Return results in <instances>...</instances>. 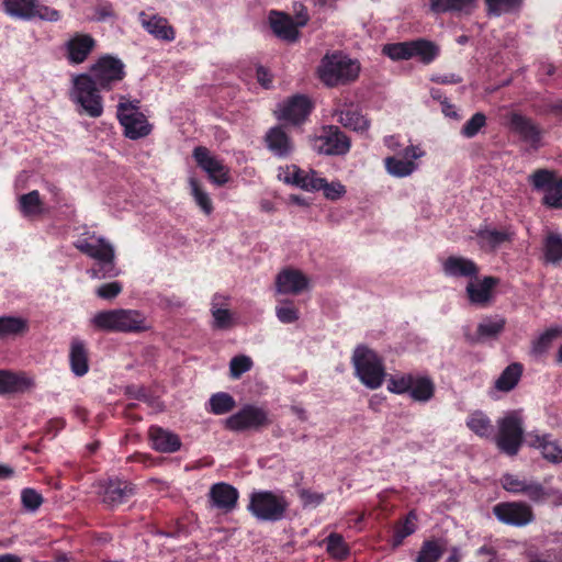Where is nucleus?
<instances>
[{
	"label": "nucleus",
	"mask_w": 562,
	"mask_h": 562,
	"mask_svg": "<svg viewBox=\"0 0 562 562\" xmlns=\"http://www.w3.org/2000/svg\"><path fill=\"white\" fill-rule=\"evenodd\" d=\"M74 246L94 259V265L87 270L92 279H106L120 274V269L115 266V252L113 246L103 237L94 232L85 231L74 241Z\"/></svg>",
	"instance_id": "f257e3e1"
},
{
	"label": "nucleus",
	"mask_w": 562,
	"mask_h": 562,
	"mask_svg": "<svg viewBox=\"0 0 562 562\" xmlns=\"http://www.w3.org/2000/svg\"><path fill=\"white\" fill-rule=\"evenodd\" d=\"M360 63L341 52L327 53L317 67L319 80L329 88L355 81L360 74Z\"/></svg>",
	"instance_id": "f03ea898"
},
{
	"label": "nucleus",
	"mask_w": 562,
	"mask_h": 562,
	"mask_svg": "<svg viewBox=\"0 0 562 562\" xmlns=\"http://www.w3.org/2000/svg\"><path fill=\"white\" fill-rule=\"evenodd\" d=\"M100 91L101 89L90 75L85 72L72 76L69 99L74 103L76 112L92 119L100 117L104 110Z\"/></svg>",
	"instance_id": "7ed1b4c3"
},
{
	"label": "nucleus",
	"mask_w": 562,
	"mask_h": 562,
	"mask_svg": "<svg viewBox=\"0 0 562 562\" xmlns=\"http://www.w3.org/2000/svg\"><path fill=\"white\" fill-rule=\"evenodd\" d=\"M290 506L282 491H255L250 494L248 510L258 520L278 521L284 518Z\"/></svg>",
	"instance_id": "20e7f679"
},
{
	"label": "nucleus",
	"mask_w": 562,
	"mask_h": 562,
	"mask_svg": "<svg viewBox=\"0 0 562 562\" xmlns=\"http://www.w3.org/2000/svg\"><path fill=\"white\" fill-rule=\"evenodd\" d=\"M387 390L394 394L408 393L414 401L426 403L434 397L436 387L426 374L401 373L389 378Z\"/></svg>",
	"instance_id": "39448f33"
},
{
	"label": "nucleus",
	"mask_w": 562,
	"mask_h": 562,
	"mask_svg": "<svg viewBox=\"0 0 562 562\" xmlns=\"http://www.w3.org/2000/svg\"><path fill=\"white\" fill-rule=\"evenodd\" d=\"M139 104L137 99L130 100L120 95L116 106V116L124 128V135L134 140L146 137L153 128L147 117L139 111Z\"/></svg>",
	"instance_id": "423d86ee"
},
{
	"label": "nucleus",
	"mask_w": 562,
	"mask_h": 562,
	"mask_svg": "<svg viewBox=\"0 0 562 562\" xmlns=\"http://www.w3.org/2000/svg\"><path fill=\"white\" fill-rule=\"evenodd\" d=\"M356 374L369 389L380 387L385 378V369L381 358L371 349L359 346L352 356Z\"/></svg>",
	"instance_id": "0eeeda50"
},
{
	"label": "nucleus",
	"mask_w": 562,
	"mask_h": 562,
	"mask_svg": "<svg viewBox=\"0 0 562 562\" xmlns=\"http://www.w3.org/2000/svg\"><path fill=\"white\" fill-rule=\"evenodd\" d=\"M504 490L513 494L526 495L533 503L551 501L553 505L562 504V492L558 488H546L537 481H527L514 474H505L501 479Z\"/></svg>",
	"instance_id": "6e6552de"
},
{
	"label": "nucleus",
	"mask_w": 562,
	"mask_h": 562,
	"mask_svg": "<svg viewBox=\"0 0 562 562\" xmlns=\"http://www.w3.org/2000/svg\"><path fill=\"white\" fill-rule=\"evenodd\" d=\"M497 428L498 431L495 436L497 448L508 456L517 454L522 443L524 434L520 412H508L497 420Z\"/></svg>",
	"instance_id": "1a4fd4ad"
},
{
	"label": "nucleus",
	"mask_w": 562,
	"mask_h": 562,
	"mask_svg": "<svg viewBox=\"0 0 562 562\" xmlns=\"http://www.w3.org/2000/svg\"><path fill=\"white\" fill-rule=\"evenodd\" d=\"M101 90L113 89L125 77V65L114 56H101L91 67L88 74Z\"/></svg>",
	"instance_id": "9d476101"
},
{
	"label": "nucleus",
	"mask_w": 562,
	"mask_h": 562,
	"mask_svg": "<svg viewBox=\"0 0 562 562\" xmlns=\"http://www.w3.org/2000/svg\"><path fill=\"white\" fill-rule=\"evenodd\" d=\"M426 151L420 145L411 144L394 156L385 157L384 168L394 178H406L412 176L419 168L418 159L423 158Z\"/></svg>",
	"instance_id": "9b49d317"
},
{
	"label": "nucleus",
	"mask_w": 562,
	"mask_h": 562,
	"mask_svg": "<svg viewBox=\"0 0 562 562\" xmlns=\"http://www.w3.org/2000/svg\"><path fill=\"white\" fill-rule=\"evenodd\" d=\"M270 424L268 412L259 406L247 404L225 420V427L232 431L260 429Z\"/></svg>",
	"instance_id": "f8f14e48"
},
{
	"label": "nucleus",
	"mask_w": 562,
	"mask_h": 562,
	"mask_svg": "<svg viewBox=\"0 0 562 562\" xmlns=\"http://www.w3.org/2000/svg\"><path fill=\"white\" fill-rule=\"evenodd\" d=\"M313 147L319 154L345 155L350 149V139L339 127L327 126L314 139Z\"/></svg>",
	"instance_id": "ddd939ff"
},
{
	"label": "nucleus",
	"mask_w": 562,
	"mask_h": 562,
	"mask_svg": "<svg viewBox=\"0 0 562 562\" xmlns=\"http://www.w3.org/2000/svg\"><path fill=\"white\" fill-rule=\"evenodd\" d=\"M494 515L504 524L525 526L535 518L532 508L525 502H504L494 506Z\"/></svg>",
	"instance_id": "4468645a"
},
{
	"label": "nucleus",
	"mask_w": 562,
	"mask_h": 562,
	"mask_svg": "<svg viewBox=\"0 0 562 562\" xmlns=\"http://www.w3.org/2000/svg\"><path fill=\"white\" fill-rule=\"evenodd\" d=\"M306 13H297L296 20L284 13L272 11L269 15L270 26L273 33L281 40L293 43L299 38V27L306 25Z\"/></svg>",
	"instance_id": "2eb2a0df"
},
{
	"label": "nucleus",
	"mask_w": 562,
	"mask_h": 562,
	"mask_svg": "<svg viewBox=\"0 0 562 562\" xmlns=\"http://www.w3.org/2000/svg\"><path fill=\"white\" fill-rule=\"evenodd\" d=\"M193 157L200 168L209 176L210 180L217 186L225 184L228 181V170L222 160L213 156L205 147H196L193 150Z\"/></svg>",
	"instance_id": "dca6fc26"
},
{
	"label": "nucleus",
	"mask_w": 562,
	"mask_h": 562,
	"mask_svg": "<svg viewBox=\"0 0 562 562\" xmlns=\"http://www.w3.org/2000/svg\"><path fill=\"white\" fill-rule=\"evenodd\" d=\"M274 285L278 293L297 295L308 290L310 280L301 270L284 268L276 276Z\"/></svg>",
	"instance_id": "f3484780"
},
{
	"label": "nucleus",
	"mask_w": 562,
	"mask_h": 562,
	"mask_svg": "<svg viewBox=\"0 0 562 562\" xmlns=\"http://www.w3.org/2000/svg\"><path fill=\"white\" fill-rule=\"evenodd\" d=\"M99 496L103 504L115 507L126 502L133 494V486L121 480H108L99 484Z\"/></svg>",
	"instance_id": "a211bd4d"
},
{
	"label": "nucleus",
	"mask_w": 562,
	"mask_h": 562,
	"mask_svg": "<svg viewBox=\"0 0 562 562\" xmlns=\"http://www.w3.org/2000/svg\"><path fill=\"white\" fill-rule=\"evenodd\" d=\"M146 318H92L91 327L99 331L138 333L149 328Z\"/></svg>",
	"instance_id": "6ab92c4d"
},
{
	"label": "nucleus",
	"mask_w": 562,
	"mask_h": 562,
	"mask_svg": "<svg viewBox=\"0 0 562 562\" xmlns=\"http://www.w3.org/2000/svg\"><path fill=\"white\" fill-rule=\"evenodd\" d=\"M312 111L311 100L305 95H293L279 105L278 117L292 124H300Z\"/></svg>",
	"instance_id": "aec40b11"
},
{
	"label": "nucleus",
	"mask_w": 562,
	"mask_h": 562,
	"mask_svg": "<svg viewBox=\"0 0 562 562\" xmlns=\"http://www.w3.org/2000/svg\"><path fill=\"white\" fill-rule=\"evenodd\" d=\"M508 127L522 142L535 148L539 146L541 131L529 117L519 113H510L508 116Z\"/></svg>",
	"instance_id": "412c9836"
},
{
	"label": "nucleus",
	"mask_w": 562,
	"mask_h": 562,
	"mask_svg": "<svg viewBox=\"0 0 562 562\" xmlns=\"http://www.w3.org/2000/svg\"><path fill=\"white\" fill-rule=\"evenodd\" d=\"M95 46L94 38L89 34L77 33L65 43L66 58L71 65L82 64Z\"/></svg>",
	"instance_id": "4be33fe9"
},
{
	"label": "nucleus",
	"mask_w": 562,
	"mask_h": 562,
	"mask_svg": "<svg viewBox=\"0 0 562 562\" xmlns=\"http://www.w3.org/2000/svg\"><path fill=\"white\" fill-rule=\"evenodd\" d=\"M138 20L144 30L155 38L165 42H172L176 38L175 29L166 18L142 11L138 13Z\"/></svg>",
	"instance_id": "5701e85b"
},
{
	"label": "nucleus",
	"mask_w": 562,
	"mask_h": 562,
	"mask_svg": "<svg viewBox=\"0 0 562 562\" xmlns=\"http://www.w3.org/2000/svg\"><path fill=\"white\" fill-rule=\"evenodd\" d=\"M269 151L278 158H286L294 150V143L282 126L271 127L265 136Z\"/></svg>",
	"instance_id": "b1692460"
},
{
	"label": "nucleus",
	"mask_w": 562,
	"mask_h": 562,
	"mask_svg": "<svg viewBox=\"0 0 562 562\" xmlns=\"http://www.w3.org/2000/svg\"><path fill=\"white\" fill-rule=\"evenodd\" d=\"M35 386L34 379L25 372L0 370V394L23 393Z\"/></svg>",
	"instance_id": "393cba45"
},
{
	"label": "nucleus",
	"mask_w": 562,
	"mask_h": 562,
	"mask_svg": "<svg viewBox=\"0 0 562 562\" xmlns=\"http://www.w3.org/2000/svg\"><path fill=\"white\" fill-rule=\"evenodd\" d=\"M528 445L540 450L544 460L550 463H562V445L551 438V435L535 434L528 435Z\"/></svg>",
	"instance_id": "a878e982"
},
{
	"label": "nucleus",
	"mask_w": 562,
	"mask_h": 562,
	"mask_svg": "<svg viewBox=\"0 0 562 562\" xmlns=\"http://www.w3.org/2000/svg\"><path fill=\"white\" fill-rule=\"evenodd\" d=\"M209 496L212 506L228 513L236 507L239 494L234 486L222 482L212 485Z\"/></svg>",
	"instance_id": "bb28decb"
},
{
	"label": "nucleus",
	"mask_w": 562,
	"mask_h": 562,
	"mask_svg": "<svg viewBox=\"0 0 562 562\" xmlns=\"http://www.w3.org/2000/svg\"><path fill=\"white\" fill-rule=\"evenodd\" d=\"M442 270L451 278H475L479 273L476 263L465 257L450 256L442 262Z\"/></svg>",
	"instance_id": "cd10ccee"
},
{
	"label": "nucleus",
	"mask_w": 562,
	"mask_h": 562,
	"mask_svg": "<svg viewBox=\"0 0 562 562\" xmlns=\"http://www.w3.org/2000/svg\"><path fill=\"white\" fill-rule=\"evenodd\" d=\"M68 360L71 372L76 376H83L89 371V350L79 338H72L69 344Z\"/></svg>",
	"instance_id": "c85d7f7f"
},
{
	"label": "nucleus",
	"mask_w": 562,
	"mask_h": 562,
	"mask_svg": "<svg viewBox=\"0 0 562 562\" xmlns=\"http://www.w3.org/2000/svg\"><path fill=\"white\" fill-rule=\"evenodd\" d=\"M514 232L510 229H496L492 227L480 228L475 233V239L479 246L486 251L495 250L506 241H510Z\"/></svg>",
	"instance_id": "c756f323"
},
{
	"label": "nucleus",
	"mask_w": 562,
	"mask_h": 562,
	"mask_svg": "<svg viewBox=\"0 0 562 562\" xmlns=\"http://www.w3.org/2000/svg\"><path fill=\"white\" fill-rule=\"evenodd\" d=\"M497 283L498 279L494 277L470 281L467 285L470 302L476 305H485L492 299V291Z\"/></svg>",
	"instance_id": "7c9ffc66"
},
{
	"label": "nucleus",
	"mask_w": 562,
	"mask_h": 562,
	"mask_svg": "<svg viewBox=\"0 0 562 562\" xmlns=\"http://www.w3.org/2000/svg\"><path fill=\"white\" fill-rule=\"evenodd\" d=\"M149 438L151 440L153 448L160 452H176L181 447V441L178 435L157 426L150 427Z\"/></svg>",
	"instance_id": "2f4dec72"
},
{
	"label": "nucleus",
	"mask_w": 562,
	"mask_h": 562,
	"mask_svg": "<svg viewBox=\"0 0 562 562\" xmlns=\"http://www.w3.org/2000/svg\"><path fill=\"white\" fill-rule=\"evenodd\" d=\"M303 190H323L325 198L331 201L340 199L346 193V188L341 182L334 181L328 183L326 179L318 177L315 171L313 172L312 179L308 181V184H303Z\"/></svg>",
	"instance_id": "473e14b6"
},
{
	"label": "nucleus",
	"mask_w": 562,
	"mask_h": 562,
	"mask_svg": "<svg viewBox=\"0 0 562 562\" xmlns=\"http://www.w3.org/2000/svg\"><path fill=\"white\" fill-rule=\"evenodd\" d=\"M417 529V514L411 510L404 518L397 520L393 527V535L391 537V544L393 548L400 547L404 539L413 535Z\"/></svg>",
	"instance_id": "72a5a7b5"
},
{
	"label": "nucleus",
	"mask_w": 562,
	"mask_h": 562,
	"mask_svg": "<svg viewBox=\"0 0 562 562\" xmlns=\"http://www.w3.org/2000/svg\"><path fill=\"white\" fill-rule=\"evenodd\" d=\"M542 251L547 263L560 265L562 262V234L548 232L543 238Z\"/></svg>",
	"instance_id": "f704fd0d"
},
{
	"label": "nucleus",
	"mask_w": 562,
	"mask_h": 562,
	"mask_svg": "<svg viewBox=\"0 0 562 562\" xmlns=\"http://www.w3.org/2000/svg\"><path fill=\"white\" fill-rule=\"evenodd\" d=\"M524 367L519 362H513L501 373L494 383V386L499 392L512 391L519 382L522 375Z\"/></svg>",
	"instance_id": "c9c22d12"
},
{
	"label": "nucleus",
	"mask_w": 562,
	"mask_h": 562,
	"mask_svg": "<svg viewBox=\"0 0 562 562\" xmlns=\"http://www.w3.org/2000/svg\"><path fill=\"white\" fill-rule=\"evenodd\" d=\"M314 170L304 171L295 165L280 167L278 170V179L284 183L295 186L303 190V184H308Z\"/></svg>",
	"instance_id": "e433bc0d"
},
{
	"label": "nucleus",
	"mask_w": 562,
	"mask_h": 562,
	"mask_svg": "<svg viewBox=\"0 0 562 562\" xmlns=\"http://www.w3.org/2000/svg\"><path fill=\"white\" fill-rule=\"evenodd\" d=\"M465 424L472 432L481 438H488L494 431L492 420L482 411L470 413Z\"/></svg>",
	"instance_id": "4c0bfd02"
},
{
	"label": "nucleus",
	"mask_w": 562,
	"mask_h": 562,
	"mask_svg": "<svg viewBox=\"0 0 562 562\" xmlns=\"http://www.w3.org/2000/svg\"><path fill=\"white\" fill-rule=\"evenodd\" d=\"M18 207L24 217H33L43 213L44 205L40 193L33 190L26 194H22L18 200Z\"/></svg>",
	"instance_id": "58836bf2"
},
{
	"label": "nucleus",
	"mask_w": 562,
	"mask_h": 562,
	"mask_svg": "<svg viewBox=\"0 0 562 562\" xmlns=\"http://www.w3.org/2000/svg\"><path fill=\"white\" fill-rule=\"evenodd\" d=\"M411 58H417L424 64L431 63L438 56V47L429 41H409Z\"/></svg>",
	"instance_id": "ea45409f"
},
{
	"label": "nucleus",
	"mask_w": 562,
	"mask_h": 562,
	"mask_svg": "<svg viewBox=\"0 0 562 562\" xmlns=\"http://www.w3.org/2000/svg\"><path fill=\"white\" fill-rule=\"evenodd\" d=\"M475 0H431L430 10L434 13L460 12L469 13Z\"/></svg>",
	"instance_id": "a19ab883"
},
{
	"label": "nucleus",
	"mask_w": 562,
	"mask_h": 562,
	"mask_svg": "<svg viewBox=\"0 0 562 562\" xmlns=\"http://www.w3.org/2000/svg\"><path fill=\"white\" fill-rule=\"evenodd\" d=\"M337 121L345 127L355 132H364L369 127V121L356 110H342L336 113Z\"/></svg>",
	"instance_id": "79ce46f5"
},
{
	"label": "nucleus",
	"mask_w": 562,
	"mask_h": 562,
	"mask_svg": "<svg viewBox=\"0 0 562 562\" xmlns=\"http://www.w3.org/2000/svg\"><path fill=\"white\" fill-rule=\"evenodd\" d=\"M562 337V327L561 326H554L550 327L547 330H544L537 339L532 342V353L540 356L546 353L553 345L554 341H557L559 338Z\"/></svg>",
	"instance_id": "37998d69"
},
{
	"label": "nucleus",
	"mask_w": 562,
	"mask_h": 562,
	"mask_svg": "<svg viewBox=\"0 0 562 562\" xmlns=\"http://www.w3.org/2000/svg\"><path fill=\"white\" fill-rule=\"evenodd\" d=\"M34 0H3V8L8 15L21 20H31Z\"/></svg>",
	"instance_id": "c03bdc74"
},
{
	"label": "nucleus",
	"mask_w": 562,
	"mask_h": 562,
	"mask_svg": "<svg viewBox=\"0 0 562 562\" xmlns=\"http://www.w3.org/2000/svg\"><path fill=\"white\" fill-rule=\"evenodd\" d=\"M236 405L234 397L225 392L213 394L207 403V411L214 415H224L231 412Z\"/></svg>",
	"instance_id": "a18cd8bd"
},
{
	"label": "nucleus",
	"mask_w": 562,
	"mask_h": 562,
	"mask_svg": "<svg viewBox=\"0 0 562 562\" xmlns=\"http://www.w3.org/2000/svg\"><path fill=\"white\" fill-rule=\"evenodd\" d=\"M190 193L196 203V205L205 213L211 214L213 212V203L209 193L203 190L199 181L194 178L189 179Z\"/></svg>",
	"instance_id": "49530a36"
},
{
	"label": "nucleus",
	"mask_w": 562,
	"mask_h": 562,
	"mask_svg": "<svg viewBox=\"0 0 562 562\" xmlns=\"http://www.w3.org/2000/svg\"><path fill=\"white\" fill-rule=\"evenodd\" d=\"M327 552L335 559H344L348 555L349 549L344 538L338 533H330L326 539Z\"/></svg>",
	"instance_id": "de8ad7c7"
},
{
	"label": "nucleus",
	"mask_w": 562,
	"mask_h": 562,
	"mask_svg": "<svg viewBox=\"0 0 562 562\" xmlns=\"http://www.w3.org/2000/svg\"><path fill=\"white\" fill-rule=\"evenodd\" d=\"M442 546L435 540L425 541L416 562H437L442 555Z\"/></svg>",
	"instance_id": "09e8293b"
},
{
	"label": "nucleus",
	"mask_w": 562,
	"mask_h": 562,
	"mask_svg": "<svg viewBox=\"0 0 562 562\" xmlns=\"http://www.w3.org/2000/svg\"><path fill=\"white\" fill-rule=\"evenodd\" d=\"M27 329L24 318H0V337L22 334Z\"/></svg>",
	"instance_id": "8fccbe9b"
},
{
	"label": "nucleus",
	"mask_w": 562,
	"mask_h": 562,
	"mask_svg": "<svg viewBox=\"0 0 562 562\" xmlns=\"http://www.w3.org/2000/svg\"><path fill=\"white\" fill-rule=\"evenodd\" d=\"M382 52L392 60L411 59L409 42L386 44L383 46Z\"/></svg>",
	"instance_id": "3c124183"
},
{
	"label": "nucleus",
	"mask_w": 562,
	"mask_h": 562,
	"mask_svg": "<svg viewBox=\"0 0 562 562\" xmlns=\"http://www.w3.org/2000/svg\"><path fill=\"white\" fill-rule=\"evenodd\" d=\"M486 124V116L482 112H476L470 120H468L461 128V135L465 138H472Z\"/></svg>",
	"instance_id": "603ef678"
},
{
	"label": "nucleus",
	"mask_w": 562,
	"mask_h": 562,
	"mask_svg": "<svg viewBox=\"0 0 562 562\" xmlns=\"http://www.w3.org/2000/svg\"><path fill=\"white\" fill-rule=\"evenodd\" d=\"M488 13L494 15H501L517 10L522 0H485Z\"/></svg>",
	"instance_id": "864d4df0"
},
{
	"label": "nucleus",
	"mask_w": 562,
	"mask_h": 562,
	"mask_svg": "<svg viewBox=\"0 0 562 562\" xmlns=\"http://www.w3.org/2000/svg\"><path fill=\"white\" fill-rule=\"evenodd\" d=\"M251 368L252 360L245 355L236 356L229 362V373L233 379H239L241 374L248 372Z\"/></svg>",
	"instance_id": "5fc2aeb1"
},
{
	"label": "nucleus",
	"mask_w": 562,
	"mask_h": 562,
	"mask_svg": "<svg viewBox=\"0 0 562 562\" xmlns=\"http://www.w3.org/2000/svg\"><path fill=\"white\" fill-rule=\"evenodd\" d=\"M543 202L551 207H562V179L548 186L544 191Z\"/></svg>",
	"instance_id": "6e6d98bb"
},
{
	"label": "nucleus",
	"mask_w": 562,
	"mask_h": 562,
	"mask_svg": "<svg viewBox=\"0 0 562 562\" xmlns=\"http://www.w3.org/2000/svg\"><path fill=\"white\" fill-rule=\"evenodd\" d=\"M212 316H232L229 310V299L223 294H214L211 302Z\"/></svg>",
	"instance_id": "4d7b16f0"
},
{
	"label": "nucleus",
	"mask_w": 562,
	"mask_h": 562,
	"mask_svg": "<svg viewBox=\"0 0 562 562\" xmlns=\"http://www.w3.org/2000/svg\"><path fill=\"white\" fill-rule=\"evenodd\" d=\"M34 18H40L41 20L56 22L60 19V13L57 10L49 8L45 4H42L37 0H34L32 19H34Z\"/></svg>",
	"instance_id": "13d9d810"
},
{
	"label": "nucleus",
	"mask_w": 562,
	"mask_h": 562,
	"mask_svg": "<svg viewBox=\"0 0 562 562\" xmlns=\"http://www.w3.org/2000/svg\"><path fill=\"white\" fill-rule=\"evenodd\" d=\"M21 499L24 508L35 512L43 503V497L33 488H24L21 493Z\"/></svg>",
	"instance_id": "bf43d9fd"
},
{
	"label": "nucleus",
	"mask_w": 562,
	"mask_h": 562,
	"mask_svg": "<svg viewBox=\"0 0 562 562\" xmlns=\"http://www.w3.org/2000/svg\"><path fill=\"white\" fill-rule=\"evenodd\" d=\"M554 181L553 175L544 169H540L531 176V183L538 190L546 191L548 186L552 184Z\"/></svg>",
	"instance_id": "052dcab7"
},
{
	"label": "nucleus",
	"mask_w": 562,
	"mask_h": 562,
	"mask_svg": "<svg viewBox=\"0 0 562 562\" xmlns=\"http://www.w3.org/2000/svg\"><path fill=\"white\" fill-rule=\"evenodd\" d=\"M504 327V321L498 319L494 322H487L480 324L479 326V338H488L496 336Z\"/></svg>",
	"instance_id": "680f3d73"
},
{
	"label": "nucleus",
	"mask_w": 562,
	"mask_h": 562,
	"mask_svg": "<svg viewBox=\"0 0 562 562\" xmlns=\"http://www.w3.org/2000/svg\"><path fill=\"white\" fill-rule=\"evenodd\" d=\"M122 291V284L117 281L108 282L95 290V294L104 300H110L115 297Z\"/></svg>",
	"instance_id": "e2e57ef3"
},
{
	"label": "nucleus",
	"mask_w": 562,
	"mask_h": 562,
	"mask_svg": "<svg viewBox=\"0 0 562 562\" xmlns=\"http://www.w3.org/2000/svg\"><path fill=\"white\" fill-rule=\"evenodd\" d=\"M115 14H114V11H113V7L110 2H106V1H102V2H99L95 8H94V19L97 21H100V22H103V21H106L109 19H112L114 18Z\"/></svg>",
	"instance_id": "0e129e2a"
},
{
	"label": "nucleus",
	"mask_w": 562,
	"mask_h": 562,
	"mask_svg": "<svg viewBox=\"0 0 562 562\" xmlns=\"http://www.w3.org/2000/svg\"><path fill=\"white\" fill-rule=\"evenodd\" d=\"M300 497L303 501L304 506H317L323 503L324 495L322 493L303 490L300 493Z\"/></svg>",
	"instance_id": "69168bd1"
},
{
	"label": "nucleus",
	"mask_w": 562,
	"mask_h": 562,
	"mask_svg": "<svg viewBox=\"0 0 562 562\" xmlns=\"http://www.w3.org/2000/svg\"><path fill=\"white\" fill-rule=\"evenodd\" d=\"M440 102H441V110H442V113L445 114V116L453 119V120L460 119V115H459L456 106L453 104L449 103L446 98L443 100H441Z\"/></svg>",
	"instance_id": "338daca9"
},
{
	"label": "nucleus",
	"mask_w": 562,
	"mask_h": 562,
	"mask_svg": "<svg viewBox=\"0 0 562 562\" xmlns=\"http://www.w3.org/2000/svg\"><path fill=\"white\" fill-rule=\"evenodd\" d=\"M257 79L263 88L268 89L270 87L271 77L266 68L259 67L257 69Z\"/></svg>",
	"instance_id": "774afa93"
}]
</instances>
